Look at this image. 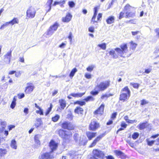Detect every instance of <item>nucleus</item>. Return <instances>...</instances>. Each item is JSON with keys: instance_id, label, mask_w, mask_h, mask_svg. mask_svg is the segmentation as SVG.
Here are the masks:
<instances>
[{"instance_id": "46", "label": "nucleus", "mask_w": 159, "mask_h": 159, "mask_svg": "<svg viewBox=\"0 0 159 159\" xmlns=\"http://www.w3.org/2000/svg\"><path fill=\"white\" fill-rule=\"evenodd\" d=\"M121 126L124 129L126 128L127 125L124 121H122L121 122Z\"/></svg>"}, {"instance_id": "43", "label": "nucleus", "mask_w": 159, "mask_h": 159, "mask_svg": "<svg viewBox=\"0 0 159 159\" xmlns=\"http://www.w3.org/2000/svg\"><path fill=\"white\" fill-rule=\"evenodd\" d=\"M94 67V66L93 65L89 66L87 68V70L91 72L93 70Z\"/></svg>"}, {"instance_id": "35", "label": "nucleus", "mask_w": 159, "mask_h": 159, "mask_svg": "<svg viewBox=\"0 0 159 159\" xmlns=\"http://www.w3.org/2000/svg\"><path fill=\"white\" fill-rule=\"evenodd\" d=\"M137 44L135 43H134L132 41L130 42V48L133 50H134L136 47H137Z\"/></svg>"}, {"instance_id": "57", "label": "nucleus", "mask_w": 159, "mask_h": 159, "mask_svg": "<svg viewBox=\"0 0 159 159\" xmlns=\"http://www.w3.org/2000/svg\"><path fill=\"white\" fill-rule=\"evenodd\" d=\"M97 15L94 14V15L92 18V21L93 22H97V21H96L95 20V19H96V16Z\"/></svg>"}, {"instance_id": "29", "label": "nucleus", "mask_w": 159, "mask_h": 159, "mask_svg": "<svg viewBox=\"0 0 159 159\" xmlns=\"http://www.w3.org/2000/svg\"><path fill=\"white\" fill-rule=\"evenodd\" d=\"M10 145L12 148L14 149H16L17 146L16 145V142L15 139L11 140Z\"/></svg>"}, {"instance_id": "30", "label": "nucleus", "mask_w": 159, "mask_h": 159, "mask_svg": "<svg viewBox=\"0 0 159 159\" xmlns=\"http://www.w3.org/2000/svg\"><path fill=\"white\" fill-rule=\"evenodd\" d=\"M85 93H72L70 95L75 97H80L83 96Z\"/></svg>"}, {"instance_id": "54", "label": "nucleus", "mask_w": 159, "mask_h": 159, "mask_svg": "<svg viewBox=\"0 0 159 159\" xmlns=\"http://www.w3.org/2000/svg\"><path fill=\"white\" fill-rule=\"evenodd\" d=\"M117 115V112H116L113 113L112 114V115L111 116V118L113 119H114L115 118H116Z\"/></svg>"}, {"instance_id": "53", "label": "nucleus", "mask_w": 159, "mask_h": 159, "mask_svg": "<svg viewBox=\"0 0 159 159\" xmlns=\"http://www.w3.org/2000/svg\"><path fill=\"white\" fill-rule=\"evenodd\" d=\"M85 139L84 140V143H83L82 142H81L80 143V145H84L86 144V143H87V142H88V141H87V140L86 139V138L85 137Z\"/></svg>"}, {"instance_id": "20", "label": "nucleus", "mask_w": 159, "mask_h": 159, "mask_svg": "<svg viewBox=\"0 0 159 159\" xmlns=\"http://www.w3.org/2000/svg\"><path fill=\"white\" fill-rule=\"evenodd\" d=\"M115 51V50H114L112 49L109 52V54L114 58H116L118 57V55L116 54V53Z\"/></svg>"}, {"instance_id": "45", "label": "nucleus", "mask_w": 159, "mask_h": 159, "mask_svg": "<svg viewBox=\"0 0 159 159\" xmlns=\"http://www.w3.org/2000/svg\"><path fill=\"white\" fill-rule=\"evenodd\" d=\"M19 99H21L25 97V94L24 93H18L17 95Z\"/></svg>"}, {"instance_id": "8", "label": "nucleus", "mask_w": 159, "mask_h": 159, "mask_svg": "<svg viewBox=\"0 0 159 159\" xmlns=\"http://www.w3.org/2000/svg\"><path fill=\"white\" fill-rule=\"evenodd\" d=\"M52 152H46L42 154L39 157V159H52L54 158V157L53 155H51Z\"/></svg>"}, {"instance_id": "5", "label": "nucleus", "mask_w": 159, "mask_h": 159, "mask_svg": "<svg viewBox=\"0 0 159 159\" xmlns=\"http://www.w3.org/2000/svg\"><path fill=\"white\" fill-rule=\"evenodd\" d=\"M36 13L35 9L32 7H30L26 11V16L29 18H34Z\"/></svg>"}, {"instance_id": "47", "label": "nucleus", "mask_w": 159, "mask_h": 159, "mask_svg": "<svg viewBox=\"0 0 159 159\" xmlns=\"http://www.w3.org/2000/svg\"><path fill=\"white\" fill-rule=\"evenodd\" d=\"M85 77L88 79H90L91 78V75L89 73H86L85 74Z\"/></svg>"}, {"instance_id": "11", "label": "nucleus", "mask_w": 159, "mask_h": 159, "mask_svg": "<svg viewBox=\"0 0 159 159\" xmlns=\"http://www.w3.org/2000/svg\"><path fill=\"white\" fill-rule=\"evenodd\" d=\"M58 143H56L53 140H51L49 144V146L51 148V152H52L56 150L58 147Z\"/></svg>"}, {"instance_id": "36", "label": "nucleus", "mask_w": 159, "mask_h": 159, "mask_svg": "<svg viewBox=\"0 0 159 159\" xmlns=\"http://www.w3.org/2000/svg\"><path fill=\"white\" fill-rule=\"evenodd\" d=\"M52 107V104H50V107L48 108L45 113L46 115H48L49 113V112L51 111Z\"/></svg>"}, {"instance_id": "40", "label": "nucleus", "mask_w": 159, "mask_h": 159, "mask_svg": "<svg viewBox=\"0 0 159 159\" xmlns=\"http://www.w3.org/2000/svg\"><path fill=\"white\" fill-rule=\"evenodd\" d=\"M139 136V134L138 133H134L132 135V138L134 139H136Z\"/></svg>"}, {"instance_id": "38", "label": "nucleus", "mask_w": 159, "mask_h": 159, "mask_svg": "<svg viewBox=\"0 0 159 159\" xmlns=\"http://www.w3.org/2000/svg\"><path fill=\"white\" fill-rule=\"evenodd\" d=\"M126 11H124V9L123 11L121 12H120V16L119 17V19H121V18L125 17V13H126Z\"/></svg>"}, {"instance_id": "51", "label": "nucleus", "mask_w": 159, "mask_h": 159, "mask_svg": "<svg viewBox=\"0 0 159 159\" xmlns=\"http://www.w3.org/2000/svg\"><path fill=\"white\" fill-rule=\"evenodd\" d=\"M99 93L98 91H92L91 92V94L93 95H95L98 94Z\"/></svg>"}, {"instance_id": "6", "label": "nucleus", "mask_w": 159, "mask_h": 159, "mask_svg": "<svg viewBox=\"0 0 159 159\" xmlns=\"http://www.w3.org/2000/svg\"><path fill=\"white\" fill-rule=\"evenodd\" d=\"M131 7L129 4H127L124 8V11H126V18L129 17H133L134 16V13L130 11Z\"/></svg>"}, {"instance_id": "7", "label": "nucleus", "mask_w": 159, "mask_h": 159, "mask_svg": "<svg viewBox=\"0 0 159 159\" xmlns=\"http://www.w3.org/2000/svg\"><path fill=\"white\" fill-rule=\"evenodd\" d=\"M34 88V84L31 83H27V86L25 87L24 92L26 94H30L32 92Z\"/></svg>"}, {"instance_id": "21", "label": "nucleus", "mask_w": 159, "mask_h": 159, "mask_svg": "<svg viewBox=\"0 0 159 159\" xmlns=\"http://www.w3.org/2000/svg\"><path fill=\"white\" fill-rule=\"evenodd\" d=\"M61 20L64 22H69L70 21V13H67L65 17H62Z\"/></svg>"}, {"instance_id": "3", "label": "nucleus", "mask_w": 159, "mask_h": 159, "mask_svg": "<svg viewBox=\"0 0 159 159\" xmlns=\"http://www.w3.org/2000/svg\"><path fill=\"white\" fill-rule=\"evenodd\" d=\"M110 81H105L101 82L99 84L97 85L96 89L98 91H103L107 89L109 86Z\"/></svg>"}, {"instance_id": "63", "label": "nucleus", "mask_w": 159, "mask_h": 159, "mask_svg": "<svg viewBox=\"0 0 159 159\" xmlns=\"http://www.w3.org/2000/svg\"><path fill=\"white\" fill-rule=\"evenodd\" d=\"M15 126L13 125H10L8 126V129L10 131L12 129V128H15Z\"/></svg>"}, {"instance_id": "14", "label": "nucleus", "mask_w": 159, "mask_h": 159, "mask_svg": "<svg viewBox=\"0 0 159 159\" xmlns=\"http://www.w3.org/2000/svg\"><path fill=\"white\" fill-rule=\"evenodd\" d=\"M11 51L8 52L4 56V60L5 62H8L9 64L11 61Z\"/></svg>"}, {"instance_id": "58", "label": "nucleus", "mask_w": 159, "mask_h": 159, "mask_svg": "<svg viewBox=\"0 0 159 159\" xmlns=\"http://www.w3.org/2000/svg\"><path fill=\"white\" fill-rule=\"evenodd\" d=\"M97 143V142L94 140L91 145L89 146V147L92 148L94 146L96 145Z\"/></svg>"}, {"instance_id": "37", "label": "nucleus", "mask_w": 159, "mask_h": 159, "mask_svg": "<svg viewBox=\"0 0 159 159\" xmlns=\"http://www.w3.org/2000/svg\"><path fill=\"white\" fill-rule=\"evenodd\" d=\"M7 153V150L6 149H0V155L2 156L6 154Z\"/></svg>"}, {"instance_id": "55", "label": "nucleus", "mask_w": 159, "mask_h": 159, "mask_svg": "<svg viewBox=\"0 0 159 159\" xmlns=\"http://www.w3.org/2000/svg\"><path fill=\"white\" fill-rule=\"evenodd\" d=\"M21 72L20 71L18 72L16 71V73H15V75L16 77H19L21 75Z\"/></svg>"}, {"instance_id": "17", "label": "nucleus", "mask_w": 159, "mask_h": 159, "mask_svg": "<svg viewBox=\"0 0 159 159\" xmlns=\"http://www.w3.org/2000/svg\"><path fill=\"white\" fill-rule=\"evenodd\" d=\"M8 25L11 24V25H12L15 24H18L19 23V20L17 18L14 17L13 19L11 21L8 22Z\"/></svg>"}, {"instance_id": "13", "label": "nucleus", "mask_w": 159, "mask_h": 159, "mask_svg": "<svg viewBox=\"0 0 159 159\" xmlns=\"http://www.w3.org/2000/svg\"><path fill=\"white\" fill-rule=\"evenodd\" d=\"M130 96V95L127 94L125 93H120L119 97L120 100L124 102L127 100Z\"/></svg>"}, {"instance_id": "1", "label": "nucleus", "mask_w": 159, "mask_h": 159, "mask_svg": "<svg viewBox=\"0 0 159 159\" xmlns=\"http://www.w3.org/2000/svg\"><path fill=\"white\" fill-rule=\"evenodd\" d=\"M61 127L67 130L62 129H58L57 132L59 135L64 139H68L70 137V123L68 121H64L61 124Z\"/></svg>"}, {"instance_id": "39", "label": "nucleus", "mask_w": 159, "mask_h": 159, "mask_svg": "<svg viewBox=\"0 0 159 159\" xmlns=\"http://www.w3.org/2000/svg\"><path fill=\"white\" fill-rule=\"evenodd\" d=\"M146 126V123H143L139 125V129H140L142 130L144 129Z\"/></svg>"}, {"instance_id": "52", "label": "nucleus", "mask_w": 159, "mask_h": 159, "mask_svg": "<svg viewBox=\"0 0 159 159\" xmlns=\"http://www.w3.org/2000/svg\"><path fill=\"white\" fill-rule=\"evenodd\" d=\"M137 121L136 120H129L128 121H127V122L130 123V124H133L134 122H136Z\"/></svg>"}, {"instance_id": "44", "label": "nucleus", "mask_w": 159, "mask_h": 159, "mask_svg": "<svg viewBox=\"0 0 159 159\" xmlns=\"http://www.w3.org/2000/svg\"><path fill=\"white\" fill-rule=\"evenodd\" d=\"M75 103L80 105V106L84 105L85 104V102L80 101H77Z\"/></svg>"}, {"instance_id": "56", "label": "nucleus", "mask_w": 159, "mask_h": 159, "mask_svg": "<svg viewBox=\"0 0 159 159\" xmlns=\"http://www.w3.org/2000/svg\"><path fill=\"white\" fill-rule=\"evenodd\" d=\"M8 25V23L7 22L5 24H4L1 25L0 28V29H3L4 27L7 26Z\"/></svg>"}, {"instance_id": "23", "label": "nucleus", "mask_w": 159, "mask_h": 159, "mask_svg": "<svg viewBox=\"0 0 159 159\" xmlns=\"http://www.w3.org/2000/svg\"><path fill=\"white\" fill-rule=\"evenodd\" d=\"M34 139L35 143H36L37 145H40V143L39 140V136L38 134H36L35 135L34 137Z\"/></svg>"}, {"instance_id": "12", "label": "nucleus", "mask_w": 159, "mask_h": 159, "mask_svg": "<svg viewBox=\"0 0 159 159\" xmlns=\"http://www.w3.org/2000/svg\"><path fill=\"white\" fill-rule=\"evenodd\" d=\"M114 152L118 158H120L121 159H125L126 157V155L122 152L120 150H115Z\"/></svg>"}, {"instance_id": "25", "label": "nucleus", "mask_w": 159, "mask_h": 159, "mask_svg": "<svg viewBox=\"0 0 159 159\" xmlns=\"http://www.w3.org/2000/svg\"><path fill=\"white\" fill-rule=\"evenodd\" d=\"M83 109L80 107H77L75 109V111L78 114H82L83 112Z\"/></svg>"}, {"instance_id": "16", "label": "nucleus", "mask_w": 159, "mask_h": 159, "mask_svg": "<svg viewBox=\"0 0 159 159\" xmlns=\"http://www.w3.org/2000/svg\"><path fill=\"white\" fill-rule=\"evenodd\" d=\"M120 93H125L130 95L131 92L128 86H126L121 89Z\"/></svg>"}, {"instance_id": "33", "label": "nucleus", "mask_w": 159, "mask_h": 159, "mask_svg": "<svg viewBox=\"0 0 159 159\" xmlns=\"http://www.w3.org/2000/svg\"><path fill=\"white\" fill-rule=\"evenodd\" d=\"M97 46L99 47L100 48L102 49V50H105L106 48V44L105 43H102V44H98Z\"/></svg>"}, {"instance_id": "18", "label": "nucleus", "mask_w": 159, "mask_h": 159, "mask_svg": "<svg viewBox=\"0 0 159 159\" xmlns=\"http://www.w3.org/2000/svg\"><path fill=\"white\" fill-rule=\"evenodd\" d=\"M86 134L89 140H91L93 138L95 137L96 134V133H92L90 132H87Z\"/></svg>"}, {"instance_id": "27", "label": "nucleus", "mask_w": 159, "mask_h": 159, "mask_svg": "<svg viewBox=\"0 0 159 159\" xmlns=\"http://www.w3.org/2000/svg\"><path fill=\"white\" fill-rule=\"evenodd\" d=\"M114 16H110L106 20V21L108 24H111L114 22Z\"/></svg>"}, {"instance_id": "31", "label": "nucleus", "mask_w": 159, "mask_h": 159, "mask_svg": "<svg viewBox=\"0 0 159 159\" xmlns=\"http://www.w3.org/2000/svg\"><path fill=\"white\" fill-rule=\"evenodd\" d=\"M60 116L58 114H56L52 118V120L54 122H56L58 120Z\"/></svg>"}, {"instance_id": "24", "label": "nucleus", "mask_w": 159, "mask_h": 159, "mask_svg": "<svg viewBox=\"0 0 159 159\" xmlns=\"http://www.w3.org/2000/svg\"><path fill=\"white\" fill-rule=\"evenodd\" d=\"M35 107L37 108L38 109H39V110H37L36 111V113L37 114H39L40 115H43V110L41 109L40 107L39 106L37 103H35L34 104Z\"/></svg>"}, {"instance_id": "4", "label": "nucleus", "mask_w": 159, "mask_h": 159, "mask_svg": "<svg viewBox=\"0 0 159 159\" xmlns=\"http://www.w3.org/2000/svg\"><path fill=\"white\" fill-rule=\"evenodd\" d=\"M59 26V25L58 22H55L50 26L47 30V34L48 35H52L55 31L57 30Z\"/></svg>"}, {"instance_id": "61", "label": "nucleus", "mask_w": 159, "mask_h": 159, "mask_svg": "<svg viewBox=\"0 0 159 159\" xmlns=\"http://www.w3.org/2000/svg\"><path fill=\"white\" fill-rule=\"evenodd\" d=\"M105 157L107 159H114V158L111 155H109L108 156H106Z\"/></svg>"}, {"instance_id": "62", "label": "nucleus", "mask_w": 159, "mask_h": 159, "mask_svg": "<svg viewBox=\"0 0 159 159\" xmlns=\"http://www.w3.org/2000/svg\"><path fill=\"white\" fill-rule=\"evenodd\" d=\"M151 70L152 69L150 68L148 69L145 70V72L146 73L148 74L151 72Z\"/></svg>"}, {"instance_id": "32", "label": "nucleus", "mask_w": 159, "mask_h": 159, "mask_svg": "<svg viewBox=\"0 0 159 159\" xmlns=\"http://www.w3.org/2000/svg\"><path fill=\"white\" fill-rule=\"evenodd\" d=\"M77 70L76 68H73L70 72V78L72 79L73 76H74L75 73L77 72Z\"/></svg>"}, {"instance_id": "26", "label": "nucleus", "mask_w": 159, "mask_h": 159, "mask_svg": "<svg viewBox=\"0 0 159 159\" xmlns=\"http://www.w3.org/2000/svg\"><path fill=\"white\" fill-rule=\"evenodd\" d=\"M53 2V0H48L46 3V8H48V11H50L51 8V4Z\"/></svg>"}, {"instance_id": "41", "label": "nucleus", "mask_w": 159, "mask_h": 159, "mask_svg": "<svg viewBox=\"0 0 159 159\" xmlns=\"http://www.w3.org/2000/svg\"><path fill=\"white\" fill-rule=\"evenodd\" d=\"M130 84L131 85H132L134 88L136 89H138L139 86V84L137 83H130Z\"/></svg>"}, {"instance_id": "64", "label": "nucleus", "mask_w": 159, "mask_h": 159, "mask_svg": "<svg viewBox=\"0 0 159 159\" xmlns=\"http://www.w3.org/2000/svg\"><path fill=\"white\" fill-rule=\"evenodd\" d=\"M155 32L156 33L157 35L159 36V28H157L155 30Z\"/></svg>"}, {"instance_id": "9", "label": "nucleus", "mask_w": 159, "mask_h": 159, "mask_svg": "<svg viewBox=\"0 0 159 159\" xmlns=\"http://www.w3.org/2000/svg\"><path fill=\"white\" fill-rule=\"evenodd\" d=\"M93 153L94 159H97L96 158V157L102 158L104 156V154L103 152L97 149L94 150L93 151Z\"/></svg>"}, {"instance_id": "34", "label": "nucleus", "mask_w": 159, "mask_h": 159, "mask_svg": "<svg viewBox=\"0 0 159 159\" xmlns=\"http://www.w3.org/2000/svg\"><path fill=\"white\" fill-rule=\"evenodd\" d=\"M94 100V98L91 96H89L85 98L84 100L86 102L89 101H93Z\"/></svg>"}, {"instance_id": "59", "label": "nucleus", "mask_w": 159, "mask_h": 159, "mask_svg": "<svg viewBox=\"0 0 159 159\" xmlns=\"http://www.w3.org/2000/svg\"><path fill=\"white\" fill-rule=\"evenodd\" d=\"M38 122L39 123H36L34 124V125L36 128L39 127L41 125V123L39 121H38Z\"/></svg>"}, {"instance_id": "15", "label": "nucleus", "mask_w": 159, "mask_h": 159, "mask_svg": "<svg viewBox=\"0 0 159 159\" xmlns=\"http://www.w3.org/2000/svg\"><path fill=\"white\" fill-rule=\"evenodd\" d=\"M104 104H102L99 108L95 111L94 114H99L100 115L102 114L104 112Z\"/></svg>"}, {"instance_id": "10", "label": "nucleus", "mask_w": 159, "mask_h": 159, "mask_svg": "<svg viewBox=\"0 0 159 159\" xmlns=\"http://www.w3.org/2000/svg\"><path fill=\"white\" fill-rule=\"evenodd\" d=\"M99 127V124L95 120H92L89 125V129L92 130H95Z\"/></svg>"}, {"instance_id": "19", "label": "nucleus", "mask_w": 159, "mask_h": 159, "mask_svg": "<svg viewBox=\"0 0 159 159\" xmlns=\"http://www.w3.org/2000/svg\"><path fill=\"white\" fill-rule=\"evenodd\" d=\"M60 106L62 109H64L66 105V102L64 99H61L59 101Z\"/></svg>"}, {"instance_id": "22", "label": "nucleus", "mask_w": 159, "mask_h": 159, "mask_svg": "<svg viewBox=\"0 0 159 159\" xmlns=\"http://www.w3.org/2000/svg\"><path fill=\"white\" fill-rule=\"evenodd\" d=\"M16 96H14L13 98L12 101L10 105V107L12 109H13L16 106Z\"/></svg>"}, {"instance_id": "48", "label": "nucleus", "mask_w": 159, "mask_h": 159, "mask_svg": "<svg viewBox=\"0 0 159 159\" xmlns=\"http://www.w3.org/2000/svg\"><path fill=\"white\" fill-rule=\"evenodd\" d=\"M88 30L89 32L93 33L94 32V27L93 26L90 27L88 29Z\"/></svg>"}, {"instance_id": "49", "label": "nucleus", "mask_w": 159, "mask_h": 159, "mask_svg": "<svg viewBox=\"0 0 159 159\" xmlns=\"http://www.w3.org/2000/svg\"><path fill=\"white\" fill-rule=\"evenodd\" d=\"M155 142V141H147L148 142V145L151 146L152 145V144L154 143V142Z\"/></svg>"}, {"instance_id": "60", "label": "nucleus", "mask_w": 159, "mask_h": 159, "mask_svg": "<svg viewBox=\"0 0 159 159\" xmlns=\"http://www.w3.org/2000/svg\"><path fill=\"white\" fill-rule=\"evenodd\" d=\"M19 61L22 63H24L25 62L24 58L23 57H20L19 58Z\"/></svg>"}, {"instance_id": "28", "label": "nucleus", "mask_w": 159, "mask_h": 159, "mask_svg": "<svg viewBox=\"0 0 159 159\" xmlns=\"http://www.w3.org/2000/svg\"><path fill=\"white\" fill-rule=\"evenodd\" d=\"M113 95L111 94L106 93L105 94H103L102 95L101 97V98L102 99H105L106 100H107L108 97L111 96H112Z\"/></svg>"}, {"instance_id": "42", "label": "nucleus", "mask_w": 159, "mask_h": 159, "mask_svg": "<svg viewBox=\"0 0 159 159\" xmlns=\"http://www.w3.org/2000/svg\"><path fill=\"white\" fill-rule=\"evenodd\" d=\"M148 102V101L145 99H143L141 101V105H144Z\"/></svg>"}, {"instance_id": "2", "label": "nucleus", "mask_w": 159, "mask_h": 159, "mask_svg": "<svg viewBox=\"0 0 159 159\" xmlns=\"http://www.w3.org/2000/svg\"><path fill=\"white\" fill-rule=\"evenodd\" d=\"M120 48H116L115 49L116 54L121 57H124L126 53L127 52V47L126 44H124L120 46Z\"/></svg>"}, {"instance_id": "50", "label": "nucleus", "mask_w": 159, "mask_h": 159, "mask_svg": "<svg viewBox=\"0 0 159 159\" xmlns=\"http://www.w3.org/2000/svg\"><path fill=\"white\" fill-rule=\"evenodd\" d=\"M102 135H100L95 140H94L98 142V141H99V140L102 138Z\"/></svg>"}]
</instances>
